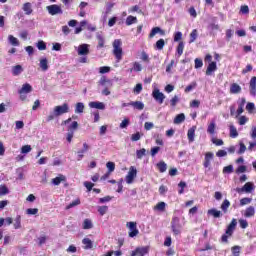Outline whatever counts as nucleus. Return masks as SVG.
Returning <instances> with one entry per match:
<instances>
[{
    "instance_id": "f257e3e1",
    "label": "nucleus",
    "mask_w": 256,
    "mask_h": 256,
    "mask_svg": "<svg viewBox=\"0 0 256 256\" xmlns=\"http://www.w3.org/2000/svg\"><path fill=\"white\" fill-rule=\"evenodd\" d=\"M123 45V42L121 39H116L113 42V55L116 57L117 62L121 61L123 59V48L121 47Z\"/></svg>"
},
{
    "instance_id": "f03ea898",
    "label": "nucleus",
    "mask_w": 256,
    "mask_h": 256,
    "mask_svg": "<svg viewBox=\"0 0 256 256\" xmlns=\"http://www.w3.org/2000/svg\"><path fill=\"white\" fill-rule=\"evenodd\" d=\"M171 229L175 237H177V235H181V232L183 231V224H181V219H179V217L172 218Z\"/></svg>"
},
{
    "instance_id": "7ed1b4c3",
    "label": "nucleus",
    "mask_w": 256,
    "mask_h": 256,
    "mask_svg": "<svg viewBox=\"0 0 256 256\" xmlns=\"http://www.w3.org/2000/svg\"><path fill=\"white\" fill-rule=\"evenodd\" d=\"M46 10L48 11L49 15L55 16V15H63V9L60 5L52 4L46 7Z\"/></svg>"
},
{
    "instance_id": "20e7f679",
    "label": "nucleus",
    "mask_w": 256,
    "mask_h": 256,
    "mask_svg": "<svg viewBox=\"0 0 256 256\" xmlns=\"http://www.w3.org/2000/svg\"><path fill=\"white\" fill-rule=\"evenodd\" d=\"M136 177H137V168H135V166H131L129 168L128 174L126 175L125 181L128 185H131V183L135 181Z\"/></svg>"
},
{
    "instance_id": "39448f33",
    "label": "nucleus",
    "mask_w": 256,
    "mask_h": 256,
    "mask_svg": "<svg viewBox=\"0 0 256 256\" xmlns=\"http://www.w3.org/2000/svg\"><path fill=\"white\" fill-rule=\"evenodd\" d=\"M54 113L57 117H61V115H65V113H69V104L64 103L61 106L54 107Z\"/></svg>"
},
{
    "instance_id": "423d86ee",
    "label": "nucleus",
    "mask_w": 256,
    "mask_h": 256,
    "mask_svg": "<svg viewBox=\"0 0 256 256\" xmlns=\"http://www.w3.org/2000/svg\"><path fill=\"white\" fill-rule=\"evenodd\" d=\"M126 226L129 229V237H137L139 230L137 229V222H127Z\"/></svg>"
},
{
    "instance_id": "0eeeda50",
    "label": "nucleus",
    "mask_w": 256,
    "mask_h": 256,
    "mask_svg": "<svg viewBox=\"0 0 256 256\" xmlns=\"http://www.w3.org/2000/svg\"><path fill=\"white\" fill-rule=\"evenodd\" d=\"M152 97L155 99V101H158V103L163 104L165 101V94H163L159 89H154L152 92Z\"/></svg>"
},
{
    "instance_id": "6e6552de",
    "label": "nucleus",
    "mask_w": 256,
    "mask_h": 256,
    "mask_svg": "<svg viewBox=\"0 0 256 256\" xmlns=\"http://www.w3.org/2000/svg\"><path fill=\"white\" fill-rule=\"evenodd\" d=\"M77 53L80 57H87L89 55V44H81L77 48Z\"/></svg>"
},
{
    "instance_id": "1a4fd4ad",
    "label": "nucleus",
    "mask_w": 256,
    "mask_h": 256,
    "mask_svg": "<svg viewBox=\"0 0 256 256\" xmlns=\"http://www.w3.org/2000/svg\"><path fill=\"white\" fill-rule=\"evenodd\" d=\"M89 149H91V146L87 142H84L82 149H80L77 152V155H78V158H79L78 161H81V159H83L85 157V153H88Z\"/></svg>"
},
{
    "instance_id": "9d476101",
    "label": "nucleus",
    "mask_w": 256,
    "mask_h": 256,
    "mask_svg": "<svg viewBox=\"0 0 256 256\" xmlns=\"http://www.w3.org/2000/svg\"><path fill=\"white\" fill-rule=\"evenodd\" d=\"M33 91V87L29 83H25L22 85V88L18 91L19 95H27V93H31Z\"/></svg>"
},
{
    "instance_id": "9b49d317",
    "label": "nucleus",
    "mask_w": 256,
    "mask_h": 256,
    "mask_svg": "<svg viewBox=\"0 0 256 256\" xmlns=\"http://www.w3.org/2000/svg\"><path fill=\"white\" fill-rule=\"evenodd\" d=\"M235 227H237V220L232 219L231 223L226 229V235H229V237H231V235H233V231H235Z\"/></svg>"
},
{
    "instance_id": "f8f14e48",
    "label": "nucleus",
    "mask_w": 256,
    "mask_h": 256,
    "mask_svg": "<svg viewBox=\"0 0 256 256\" xmlns=\"http://www.w3.org/2000/svg\"><path fill=\"white\" fill-rule=\"evenodd\" d=\"M250 95L256 97V77H252L249 84Z\"/></svg>"
},
{
    "instance_id": "ddd939ff",
    "label": "nucleus",
    "mask_w": 256,
    "mask_h": 256,
    "mask_svg": "<svg viewBox=\"0 0 256 256\" xmlns=\"http://www.w3.org/2000/svg\"><path fill=\"white\" fill-rule=\"evenodd\" d=\"M215 155L213 154V152H207L205 154V158H204V167H211V160L213 159Z\"/></svg>"
},
{
    "instance_id": "4468645a",
    "label": "nucleus",
    "mask_w": 256,
    "mask_h": 256,
    "mask_svg": "<svg viewBox=\"0 0 256 256\" xmlns=\"http://www.w3.org/2000/svg\"><path fill=\"white\" fill-rule=\"evenodd\" d=\"M159 33V35H165V30L161 29L160 27H154L152 28L150 34H149V38L153 39V37H155V35H157Z\"/></svg>"
},
{
    "instance_id": "2eb2a0df",
    "label": "nucleus",
    "mask_w": 256,
    "mask_h": 256,
    "mask_svg": "<svg viewBox=\"0 0 256 256\" xmlns=\"http://www.w3.org/2000/svg\"><path fill=\"white\" fill-rule=\"evenodd\" d=\"M22 11H24L25 15H31L33 13V5L31 2H26L22 6Z\"/></svg>"
},
{
    "instance_id": "dca6fc26",
    "label": "nucleus",
    "mask_w": 256,
    "mask_h": 256,
    "mask_svg": "<svg viewBox=\"0 0 256 256\" xmlns=\"http://www.w3.org/2000/svg\"><path fill=\"white\" fill-rule=\"evenodd\" d=\"M89 107L91 109H100L101 111L105 110V103L103 102H90Z\"/></svg>"
},
{
    "instance_id": "f3484780",
    "label": "nucleus",
    "mask_w": 256,
    "mask_h": 256,
    "mask_svg": "<svg viewBox=\"0 0 256 256\" xmlns=\"http://www.w3.org/2000/svg\"><path fill=\"white\" fill-rule=\"evenodd\" d=\"M39 67H40L41 71H48L49 70V60H47V58H41Z\"/></svg>"
},
{
    "instance_id": "a211bd4d",
    "label": "nucleus",
    "mask_w": 256,
    "mask_h": 256,
    "mask_svg": "<svg viewBox=\"0 0 256 256\" xmlns=\"http://www.w3.org/2000/svg\"><path fill=\"white\" fill-rule=\"evenodd\" d=\"M230 93L232 95H237V94L241 93V86H239V84H237V83L231 84Z\"/></svg>"
},
{
    "instance_id": "6ab92c4d",
    "label": "nucleus",
    "mask_w": 256,
    "mask_h": 256,
    "mask_svg": "<svg viewBox=\"0 0 256 256\" xmlns=\"http://www.w3.org/2000/svg\"><path fill=\"white\" fill-rule=\"evenodd\" d=\"M22 72H23V66L18 64L12 67V75L14 77H18V75H21Z\"/></svg>"
},
{
    "instance_id": "aec40b11",
    "label": "nucleus",
    "mask_w": 256,
    "mask_h": 256,
    "mask_svg": "<svg viewBox=\"0 0 256 256\" xmlns=\"http://www.w3.org/2000/svg\"><path fill=\"white\" fill-rule=\"evenodd\" d=\"M214 71H217V62H210L206 70V75H211Z\"/></svg>"
},
{
    "instance_id": "412c9836",
    "label": "nucleus",
    "mask_w": 256,
    "mask_h": 256,
    "mask_svg": "<svg viewBox=\"0 0 256 256\" xmlns=\"http://www.w3.org/2000/svg\"><path fill=\"white\" fill-rule=\"evenodd\" d=\"M197 129V127L193 126L192 128H190L188 130V140L190 143H193V141H195V130Z\"/></svg>"
},
{
    "instance_id": "4be33fe9",
    "label": "nucleus",
    "mask_w": 256,
    "mask_h": 256,
    "mask_svg": "<svg viewBox=\"0 0 256 256\" xmlns=\"http://www.w3.org/2000/svg\"><path fill=\"white\" fill-rule=\"evenodd\" d=\"M131 107H134V109H137L138 111H143V109H145V104L141 101H135L131 102Z\"/></svg>"
},
{
    "instance_id": "5701e85b",
    "label": "nucleus",
    "mask_w": 256,
    "mask_h": 256,
    "mask_svg": "<svg viewBox=\"0 0 256 256\" xmlns=\"http://www.w3.org/2000/svg\"><path fill=\"white\" fill-rule=\"evenodd\" d=\"M255 215V207L250 206L244 211V217H253Z\"/></svg>"
},
{
    "instance_id": "b1692460",
    "label": "nucleus",
    "mask_w": 256,
    "mask_h": 256,
    "mask_svg": "<svg viewBox=\"0 0 256 256\" xmlns=\"http://www.w3.org/2000/svg\"><path fill=\"white\" fill-rule=\"evenodd\" d=\"M133 71H136V73H139L143 71V66L139 62H134L133 67L130 69V73H133Z\"/></svg>"
},
{
    "instance_id": "393cba45",
    "label": "nucleus",
    "mask_w": 256,
    "mask_h": 256,
    "mask_svg": "<svg viewBox=\"0 0 256 256\" xmlns=\"http://www.w3.org/2000/svg\"><path fill=\"white\" fill-rule=\"evenodd\" d=\"M66 177L63 174H60L58 177L52 179L53 185H61L62 181H66Z\"/></svg>"
},
{
    "instance_id": "a878e982",
    "label": "nucleus",
    "mask_w": 256,
    "mask_h": 256,
    "mask_svg": "<svg viewBox=\"0 0 256 256\" xmlns=\"http://www.w3.org/2000/svg\"><path fill=\"white\" fill-rule=\"evenodd\" d=\"M209 215H212V217H214L215 219H219V217H221V211L215 209V208H212V209H209L208 212H207Z\"/></svg>"
},
{
    "instance_id": "bb28decb",
    "label": "nucleus",
    "mask_w": 256,
    "mask_h": 256,
    "mask_svg": "<svg viewBox=\"0 0 256 256\" xmlns=\"http://www.w3.org/2000/svg\"><path fill=\"white\" fill-rule=\"evenodd\" d=\"M8 41H9L10 45H12L13 47H19V45H20L19 39L15 38V36H13V35L8 36Z\"/></svg>"
},
{
    "instance_id": "cd10ccee",
    "label": "nucleus",
    "mask_w": 256,
    "mask_h": 256,
    "mask_svg": "<svg viewBox=\"0 0 256 256\" xmlns=\"http://www.w3.org/2000/svg\"><path fill=\"white\" fill-rule=\"evenodd\" d=\"M82 228L83 229H93V221H91V219H89V218L84 219Z\"/></svg>"
},
{
    "instance_id": "c85d7f7f",
    "label": "nucleus",
    "mask_w": 256,
    "mask_h": 256,
    "mask_svg": "<svg viewBox=\"0 0 256 256\" xmlns=\"http://www.w3.org/2000/svg\"><path fill=\"white\" fill-rule=\"evenodd\" d=\"M82 243L84 245V249H93V241H91V239L89 238H84L82 240Z\"/></svg>"
},
{
    "instance_id": "c756f323",
    "label": "nucleus",
    "mask_w": 256,
    "mask_h": 256,
    "mask_svg": "<svg viewBox=\"0 0 256 256\" xmlns=\"http://www.w3.org/2000/svg\"><path fill=\"white\" fill-rule=\"evenodd\" d=\"M229 207H231V202L225 199L221 204L220 209H222L223 213H227V211H229Z\"/></svg>"
},
{
    "instance_id": "7c9ffc66",
    "label": "nucleus",
    "mask_w": 256,
    "mask_h": 256,
    "mask_svg": "<svg viewBox=\"0 0 256 256\" xmlns=\"http://www.w3.org/2000/svg\"><path fill=\"white\" fill-rule=\"evenodd\" d=\"M183 121H185V114L184 113L178 114L174 118V124L175 125H180V123H183Z\"/></svg>"
},
{
    "instance_id": "2f4dec72",
    "label": "nucleus",
    "mask_w": 256,
    "mask_h": 256,
    "mask_svg": "<svg viewBox=\"0 0 256 256\" xmlns=\"http://www.w3.org/2000/svg\"><path fill=\"white\" fill-rule=\"evenodd\" d=\"M244 193H251V191H253V189H255V186L253 185L252 182H247L244 186Z\"/></svg>"
},
{
    "instance_id": "473e14b6",
    "label": "nucleus",
    "mask_w": 256,
    "mask_h": 256,
    "mask_svg": "<svg viewBox=\"0 0 256 256\" xmlns=\"http://www.w3.org/2000/svg\"><path fill=\"white\" fill-rule=\"evenodd\" d=\"M217 125L215 124V121H212L207 128V133H209V135H215V129H216Z\"/></svg>"
},
{
    "instance_id": "72a5a7b5",
    "label": "nucleus",
    "mask_w": 256,
    "mask_h": 256,
    "mask_svg": "<svg viewBox=\"0 0 256 256\" xmlns=\"http://www.w3.org/2000/svg\"><path fill=\"white\" fill-rule=\"evenodd\" d=\"M136 250L139 256H145L149 253V247H140L136 248Z\"/></svg>"
},
{
    "instance_id": "f704fd0d",
    "label": "nucleus",
    "mask_w": 256,
    "mask_h": 256,
    "mask_svg": "<svg viewBox=\"0 0 256 256\" xmlns=\"http://www.w3.org/2000/svg\"><path fill=\"white\" fill-rule=\"evenodd\" d=\"M135 23H137V17L130 15L126 18V25L128 27L135 24Z\"/></svg>"
},
{
    "instance_id": "c9c22d12",
    "label": "nucleus",
    "mask_w": 256,
    "mask_h": 256,
    "mask_svg": "<svg viewBox=\"0 0 256 256\" xmlns=\"http://www.w3.org/2000/svg\"><path fill=\"white\" fill-rule=\"evenodd\" d=\"M198 36H199V33L197 32V29L192 30V32L190 33V41H189V43H195V41L197 40Z\"/></svg>"
},
{
    "instance_id": "e433bc0d",
    "label": "nucleus",
    "mask_w": 256,
    "mask_h": 256,
    "mask_svg": "<svg viewBox=\"0 0 256 256\" xmlns=\"http://www.w3.org/2000/svg\"><path fill=\"white\" fill-rule=\"evenodd\" d=\"M157 167H158L160 173H165V171H167V163H165L164 161H160L157 164Z\"/></svg>"
},
{
    "instance_id": "4c0bfd02",
    "label": "nucleus",
    "mask_w": 256,
    "mask_h": 256,
    "mask_svg": "<svg viewBox=\"0 0 256 256\" xmlns=\"http://www.w3.org/2000/svg\"><path fill=\"white\" fill-rule=\"evenodd\" d=\"M85 111V104L83 102H78L76 104L75 113H83Z\"/></svg>"
},
{
    "instance_id": "58836bf2",
    "label": "nucleus",
    "mask_w": 256,
    "mask_h": 256,
    "mask_svg": "<svg viewBox=\"0 0 256 256\" xmlns=\"http://www.w3.org/2000/svg\"><path fill=\"white\" fill-rule=\"evenodd\" d=\"M230 137H232V139L239 137V132H237V128L233 125H230Z\"/></svg>"
},
{
    "instance_id": "ea45409f",
    "label": "nucleus",
    "mask_w": 256,
    "mask_h": 256,
    "mask_svg": "<svg viewBox=\"0 0 256 256\" xmlns=\"http://www.w3.org/2000/svg\"><path fill=\"white\" fill-rule=\"evenodd\" d=\"M99 83L103 86V87H111L113 84L111 83L110 80H107V78L102 77L99 81Z\"/></svg>"
},
{
    "instance_id": "a19ab883",
    "label": "nucleus",
    "mask_w": 256,
    "mask_h": 256,
    "mask_svg": "<svg viewBox=\"0 0 256 256\" xmlns=\"http://www.w3.org/2000/svg\"><path fill=\"white\" fill-rule=\"evenodd\" d=\"M146 154H147V150L145 148H142L136 151L137 159H143V157H145Z\"/></svg>"
},
{
    "instance_id": "79ce46f5",
    "label": "nucleus",
    "mask_w": 256,
    "mask_h": 256,
    "mask_svg": "<svg viewBox=\"0 0 256 256\" xmlns=\"http://www.w3.org/2000/svg\"><path fill=\"white\" fill-rule=\"evenodd\" d=\"M77 205H81V200L76 199L72 201L68 206H66V210L69 211V209H73V207H77Z\"/></svg>"
},
{
    "instance_id": "37998d69",
    "label": "nucleus",
    "mask_w": 256,
    "mask_h": 256,
    "mask_svg": "<svg viewBox=\"0 0 256 256\" xmlns=\"http://www.w3.org/2000/svg\"><path fill=\"white\" fill-rule=\"evenodd\" d=\"M231 251H232V255L233 256H239V255H241V246H233L232 248H231Z\"/></svg>"
},
{
    "instance_id": "c03bdc74",
    "label": "nucleus",
    "mask_w": 256,
    "mask_h": 256,
    "mask_svg": "<svg viewBox=\"0 0 256 256\" xmlns=\"http://www.w3.org/2000/svg\"><path fill=\"white\" fill-rule=\"evenodd\" d=\"M14 229H21V216H16V218L14 219Z\"/></svg>"
},
{
    "instance_id": "a18cd8bd",
    "label": "nucleus",
    "mask_w": 256,
    "mask_h": 256,
    "mask_svg": "<svg viewBox=\"0 0 256 256\" xmlns=\"http://www.w3.org/2000/svg\"><path fill=\"white\" fill-rule=\"evenodd\" d=\"M98 47H105V38L101 34H97Z\"/></svg>"
},
{
    "instance_id": "49530a36",
    "label": "nucleus",
    "mask_w": 256,
    "mask_h": 256,
    "mask_svg": "<svg viewBox=\"0 0 256 256\" xmlns=\"http://www.w3.org/2000/svg\"><path fill=\"white\" fill-rule=\"evenodd\" d=\"M166 204L165 202H159L155 207V211H165Z\"/></svg>"
},
{
    "instance_id": "de8ad7c7",
    "label": "nucleus",
    "mask_w": 256,
    "mask_h": 256,
    "mask_svg": "<svg viewBox=\"0 0 256 256\" xmlns=\"http://www.w3.org/2000/svg\"><path fill=\"white\" fill-rule=\"evenodd\" d=\"M9 195V188L5 185H0V196Z\"/></svg>"
},
{
    "instance_id": "09e8293b",
    "label": "nucleus",
    "mask_w": 256,
    "mask_h": 256,
    "mask_svg": "<svg viewBox=\"0 0 256 256\" xmlns=\"http://www.w3.org/2000/svg\"><path fill=\"white\" fill-rule=\"evenodd\" d=\"M163 47H165V40L160 39L156 42V49H158V51H162Z\"/></svg>"
},
{
    "instance_id": "8fccbe9b",
    "label": "nucleus",
    "mask_w": 256,
    "mask_h": 256,
    "mask_svg": "<svg viewBox=\"0 0 256 256\" xmlns=\"http://www.w3.org/2000/svg\"><path fill=\"white\" fill-rule=\"evenodd\" d=\"M31 145H24V146H22V148H21V153L23 154V155H27V153H31Z\"/></svg>"
},
{
    "instance_id": "3c124183",
    "label": "nucleus",
    "mask_w": 256,
    "mask_h": 256,
    "mask_svg": "<svg viewBox=\"0 0 256 256\" xmlns=\"http://www.w3.org/2000/svg\"><path fill=\"white\" fill-rule=\"evenodd\" d=\"M185 49V44L183 42H179L178 47H177V53L179 57L183 55V50Z\"/></svg>"
},
{
    "instance_id": "603ef678",
    "label": "nucleus",
    "mask_w": 256,
    "mask_h": 256,
    "mask_svg": "<svg viewBox=\"0 0 256 256\" xmlns=\"http://www.w3.org/2000/svg\"><path fill=\"white\" fill-rule=\"evenodd\" d=\"M239 145H240V148L237 151V154L243 155V153H245V151H247V146H245V144L243 142H240Z\"/></svg>"
},
{
    "instance_id": "864d4df0",
    "label": "nucleus",
    "mask_w": 256,
    "mask_h": 256,
    "mask_svg": "<svg viewBox=\"0 0 256 256\" xmlns=\"http://www.w3.org/2000/svg\"><path fill=\"white\" fill-rule=\"evenodd\" d=\"M36 47L39 49V51H45L47 49V44L43 42V40L38 41Z\"/></svg>"
},
{
    "instance_id": "5fc2aeb1",
    "label": "nucleus",
    "mask_w": 256,
    "mask_h": 256,
    "mask_svg": "<svg viewBox=\"0 0 256 256\" xmlns=\"http://www.w3.org/2000/svg\"><path fill=\"white\" fill-rule=\"evenodd\" d=\"M107 211H109V207L107 206H99L98 207V213H100V215L103 217V215H105L107 213Z\"/></svg>"
},
{
    "instance_id": "6e6d98bb",
    "label": "nucleus",
    "mask_w": 256,
    "mask_h": 256,
    "mask_svg": "<svg viewBox=\"0 0 256 256\" xmlns=\"http://www.w3.org/2000/svg\"><path fill=\"white\" fill-rule=\"evenodd\" d=\"M106 167L108 169V173H113V171H115V163L114 162H107Z\"/></svg>"
},
{
    "instance_id": "4d7b16f0",
    "label": "nucleus",
    "mask_w": 256,
    "mask_h": 256,
    "mask_svg": "<svg viewBox=\"0 0 256 256\" xmlns=\"http://www.w3.org/2000/svg\"><path fill=\"white\" fill-rule=\"evenodd\" d=\"M79 128V123L77 121L72 122V124L68 127V131H77Z\"/></svg>"
},
{
    "instance_id": "13d9d810",
    "label": "nucleus",
    "mask_w": 256,
    "mask_h": 256,
    "mask_svg": "<svg viewBox=\"0 0 256 256\" xmlns=\"http://www.w3.org/2000/svg\"><path fill=\"white\" fill-rule=\"evenodd\" d=\"M27 215H37L39 213V209L37 208H28L26 210Z\"/></svg>"
},
{
    "instance_id": "bf43d9fd",
    "label": "nucleus",
    "mask_w": 256,
    "mask_h": 256,
    "mask_svg": "<svg viewBox=\"0 0 256 256\" xmlns=\"http://www.w3.org/2000/svg\"><path fill=\"white\" fill-rule=\"evenodd\" d=\"M195 63V69H201V67H203V60L196 58L194 60Z\"/></svg>"
},
{
    "instance_id": "052dcab7",
    "label": "nucleus",
    "mask_w": 256,
    "mask_h": 256,
    "mask_svg": "<svg viewBox=\"0 0 256 256\" xmlns=\"http://www.w3.org/2000/svg\"><path fill=\"white\" fill-rule=\"evenodd\" d=\"M129 126V118H125L121 123H120V129H127Z\"/></svg>"
},
{
    "instance_id": "680f3d73",
    "label": "nucleus",
    "mask_w": 256,
    "mask_h": 256,
    "mask_svg": "<svg viewBox=\"0 0 256 256\" xmlns=\"http://www.w3.org/2000/svg\"><path fill=\"white\" fill-rule=\"evenodd\" d=\"M109 71H111V67L109 66H102L99 68V73H101L102 75L105 73H109Z\"/></svg>"
},
{
    "instance_id": "e2e57ef3",
    "label": "nucleus",
    "mask_w": 256,
    "mask_h": 256,
    "mask_svg": "<svg viewBox=\"0 0 256 256\" xmlns=\"http://www.w3.org/2000/svg\"><path fill=\"white\" fill-rule=\"evenodd\" d=\"M223 173L231 174L233 173V165H228L223 168Z\"/></svg>"
},
{
    "instance_id": "0e129e2a",
    "label": "nucleus",
    "mask_w": 256,
    "mask_h": 256,
    "mask_svg": "<svg viewBox=\"0 0 256 256\" xmlns=\"http://www.w3.org/2000/svg\"><path fill=\"white\" fill-rule=\"evenodd\" d=\"M212 143L217 147H221L224 144L222 139L212 138Z\"/></svg>"
},
{
    "instance_id": "69168bd1",
    "label": "nucleus",
    "mask_w": 256,
    "mask_h": 256,
    "mask_svg": "<svg viewBox=\"0 0 256 256\" xmlns=\"http://www.w3.org/2000/svg\"><path fill=\"white\" fill-rule=\"evenodd\" d=\"M179 103V96L175 95L171 100L170 104L172 107H176V105Z\"/></svg>"
},
{
    "instance_id": "338daca9",
    "label": "nucleus",
    "mask_w": 256,
    "mask_h": 256,
    "mask_svg": "<svg viewBox=\"0 0 256 256\" xmlns=\"http://www.w3.org/2000/svg\"><path fill=\"white\" fill-rule=\"evenodd\" d=\"M252 199L251 198H242L240 200V205L243 206V205H249V203H251Z\"/></svg>"
},
{
    "instance_id": "774afa93",
    "label": "nucleus",
    "mask_w": 256,
    "mask_h": 256,
    "mask_svg": "<svg viewBox=\"0 0 256 256\" xmlns=\"http://www.w3.org/2000/svg\"><path fill=\"white\" fill-rule=\"evenodd\" d=\"M141 139V133L137 132L135 134H132L131 141H139Z\"/></svg>"
}]
</instances>
